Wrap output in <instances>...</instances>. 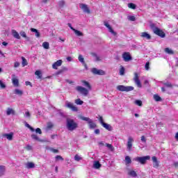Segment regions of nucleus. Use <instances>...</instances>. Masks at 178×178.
Returning <instances> with one entry per match:
<instances>
[{
  "mask_svg": "<svg viewBox=\"0 0 178 178\" xmlns=\"http://www.w3.org/2000/svg\"><path fill=\"white\" fill-rule=\"evenodd\" d=\"M66 127L69 131H74V130H76V129L79 127V124H77L73 119L67 118Z\"/></svg>",
  "mask_w": 178,
  "mask_h": 178,
  "instance_id": "f257e3e1",
  "label": "nucleus"
},
{
  "mask_svg": "<svg viewBox=\"0 0 178 178\" xmlns=\"http://www.w3.org/2000/svg\"><path fill=\"white\" fill-rule=\"evenodd\" d=\"M150 29H152L153 33L161 38H165V32L161 30L159 28L155 26V24H150Z\"/></svg>",
  "mask_w": 178,
  "mask_h": 178,
  "instance_id": "f03ea898",
  "label": "nucleus"
},
{
  "mask_svg": "<svg viewBox=\"0 0 178 178\" xmlns=\"http://www.w3.org/2000/svg\"><path fill=\"white\" fill-rule=\"evenodd\" d=\"M81 120L87 122V123L88 124V127L90 130H94V129H97V124H95V122H94V121L90 118L81 116Z\"/></svg>",
  "mask_w": 178,
  "mask_h": 178,
  "instance_id": "7ed1b4c3",
  "label": "nucleus"
},
{
  "mask_svg": "<svg viewBox=\"0 0 178 178\" xmlns=\"http://www.w3.org/2000/svg\"><path fill=\"white\" fill-rule=\"evenodd\" d=\"M99 122L102 124V126H103V127L106 129V130H108V131H112V130H113V128L112 127V126H111V124L105 123L104 122V118H102V116L99 117Z\"/></svg>",
  "mask_w": 178,
  "mask_h": 178,
  "instance_id": "20e7f679",
  "label": "nucleus"
},
{
  "mask_svg": "<svg viewBox=\"0 0 178 178\" xmlns=\"http://www.w3.org/2000/svg\"><path fill=\"white\" fill-rule=\"evenodd\" d=\"M151 159V156H145L141 157H136L134 159V161L136 162H139V163H141V165H145L147 161H149Z\"/></svg>",
  "mask_w": 178,
  "mask_h": 178,
  "instance_id": "39448f33",
  "label": "nucleus"
},
{
  "mask_svg": "<svg viewBox=\"0 0 178 178\" xmlns=\"http://www.w3.org/2000/svg\"><path fill=\"white\" fill-rule=\"evenodd\" d=\"M117 90L118 91L129 92V91H133L134 90V87L133 86H124L123 85H120L117 86Z\"/></svg>",
  "mask_w": 178,
  "mask_h": 178,
  "instance_id": "423d86ee",
  "label": "nucleus"
},
{
  "mask_svg": "<svg viewBox=\"0 0 178 178\" xmlns=\"http://www.w3.org/2000/svg\"><path fill=\"white\" fill-rule=\"evenodd\" d=\"M76 90L78 92H80V94L83 95V97H87L88 95V90L83 86H76Z\"/></svg>",
  "mask_w": 178,
  "mask_h": 178,
  "instance_id": "0eeeda50",
  "label": "nucleus"
},
{
  "mask_svg": "<svg viewBox=\"0 0 178 178\" xmlns=\"http://www.w3.org/2000/svg\"><path fill=\"white\" fill-rule=\"evenodd\" d=\"M79 8L83 10V13H91V11L90 10V8H88V5L85 3H79Z\"/></svg>",
  "mask_w": 178,
  "mask_h": 178,
  "instance_id": "6e6552de",
  "label": "nucleus"
},
{
  "mask_svg": "<svg viewBox=\"0 0 178 178\" xmlns=\"http://www.w3.org/2000/svg\"><path fill=\"white\" fill-rule=\"evenodd\" d=\"M65 106H66V108L71 109V111H72L73 112H77V111H79V108H77V107L76 106H74V104H73V103H71L69 102H65Z\"/></svg>",
  "mask_w": 178,
  "mask_h": 178,
  "instance_id": "1a4fd4ad",
  "label": "nucleus"
},
{
  "mask_svg": "<svg viewBox=\"0 0 178 178\" xmlns=\"http://www.w3.org/2000/svg\"><path fill=\"white\" fill-rule=\"evenodd\" d=\"M91 72L93 74H97V76H105L106 74L105 71L97 68H92Z\"/></svg>",
  "mask_w": 178,
  "mask_h": 178,
  "instance_id": "9d476101",
  "label": "nucleus"
},
{
  "mask_svg": "<svg viewBox=\"0 0 178 178\" xmlns=\"http://www.w3.org/2000/svg\"><path fill=\"white\" fill-rule=\"evenodd\" d=\"M134 81L138 88H141L143 87L141 81H140V79H138V74L137 72L134 73Z\"/></svg>",
  "mask_w": 178,
  "mask_h": 178,
  "instance_id": "9b49d317",
  "label": "nucleus"
},
{
  "mask_svg": "<svg viewBox=\"0 0 178 178\" xmlns=\"http://www.w3.org/2000/svg\"><path fill=\"white\" fill-rule=\"evenodd\" d=\"M133 143H134V139L131 137H129L127 143V148L128 151H131V148H133Z\"/></svg>",
  "mask_w": 178,
  "mask_h": 178,
  "instance_id": "f8f14e48",
  "label": "nucleus"
},
{
  "mask_svg": "<svg viewBox=\"0 0 178 178\" xmlns=\"http://www.w3.org/2000/svg\"><path fill=\"white\" fill-rule=\"evenodd\" d=\"M122 58L124 60V62H130L133 58H131V56H130V53L129 52H124L122 54Z\"/></svg>",
  "mask_w": 178,
  "mask_h": 178,
  "instance_id": "ddd939ff",
  "label": "nucleus"
},
{
  "mask_svg": "<svg viewBox=\"0 0 178 178\" xmlns=\"http://www.w3.org/2000/svg\"><path fill=\"white\" fill-rule=\"evenodd\" d=\"M62 60H58L56 62L53 63L52 68L55 70H58V67H59V66H62Z\"/></svg>",
  "mask_w": 178,
  "mask_h": 178,
  "instance_id": "4468645a",
  "label": "nucleus"
},
{
  "mask_svg": "<svg viewBox=\"0 0 178 178\" xmlns=\"http://www.w3.org/2000/svg\"><path fill=\"white\" fill-rule=\"evenodd\" d=\"M104 26L107 27L109 33H111V34H113V35H116V32H115V31H113V29H112V27L108 22H104Z\"/></svg>",
  "mask_w": 178,
  "mask_h": 178,
  "instance_id": "2eb2a0df",
  "label": "nucleus"
},
{
  "mask_svg": "<svg viewBox=\"0 0 178 178\" xmlns=\"http://www.w3.org/2000/svg\"><path fill=\"white\" fill-rule=\"evenodd\" d=\"M32 140H35V141H39L40 143H47V140H44L42 139H40L37 134H32L31 136Z\"/></svg>",
  "mask_w": 178,
  "mask_h": 178,
  "instance_id": "dca6fc26",
  "label": "nucleus"
},
{
  "mask_svg": "<svg viewBox=\"0 0 178 178\" xmlns=\"http://www.w3.org/2000/svg\"><path fill=\"white\" fill-rule=\"evenodd\" d=\"M152 159L153 161V167L154 168H159V163L158 162V159H156V156L152 157Z\"/></svg>",
  "mask_w": 178,
  "mask_h": 178,
  "instance_id": "f3484780",
  "label": "nucleus"
},
{
  "mask_svg": "<svg viewBox=\"0 0 178 178\" xmlns=\"http://www.w3.org/2000/svg\"><path fill=\"white\" fill-rule=\"evenodd\" d=\"M140 37H142V38H146V40H151V35L147 32H143L140 35Z\"/></svg>",
  "mask_w": 178,
  "mask_h": 178,
  "instance_id": "a211bd4d",
  "label": "nucleus"
},
{
  "mask_svg": "<svg viewBox=\"0 0 178 178\" xmlns=\"http://www.w3.org/2000/svg\"><path fill=\"white\" fill-rule=\"evenodd\" d=\"M68 69L66 67H63L61 70L57 71L55 74L56 76H59V74H62L63 72H67Z\"/></svg>",
  "mask_w": 178,
  "mask_h": 178,
  "instance_id": "6ab92c4d",
  "label": "nucleus"
},
{
  "mask_svg": "<svg viewBox=\"0 0 178 178\" xmlns=\"http://www.w3.org/2000/svg\"><path fill=\"white\" fill-rule=\"evenodd\" d=\"M16 112L13 108H8L6 111V115L9 116L10 115H15Z\"/></svg>",
  "mask_w": 178,
  "mask_h": 178,
  "instance_id": "aec40b11",
  "label": "nucleus"
},
{
  "mask_svg": "<svg viewBox=\"0 0 178 178\" xmlns=\"http://www.w3.org/2000/svg\"><path fill=\"white\" fill-rule=\"evenodd\" d=\"M12 34H13V37H14V38H16L17 40H20V35H19V33H17V31H16V30H13Z\"/></svg>",
  "mask_w": 178,
  "mask_h": 178,
  "instance_id": "412c9836",
  "label": "nucleus"
},
{
  "mask_svg": "<svg viewBox=\"0 0 178 178\" xmlns=\"http://www.w3.org/2000/svg\"><path fill=\"white\" fill-rule=\"evenodd\" d=\"M5 172H6V168L5 165H0V177L5 175Z\"/></svg>",
  "mask_w": 178,
  "mask_h": 178,
  "instance_id": "4be33fe9",
  "label": "nucleus"
},
{
  "mask_svg": "<svg viewBox=\"0 0 178 178\" xmlns=\"http://www.w3.org/2000/svg\"><path fill=\"white\" fill-rule=\"evenodd\" d=\"M31 31H32V33H35V35L37 38H40L41 35L40 34V32L38 31V30L34 28H31Z\"/></svg>",
  "mask_w": 178,
  "mask_h": 178,
  "instance_id": "5701e85b",
  "label": "nucleus"
},
{
  "mask_svg": "<svg viewBox=\"0 0 178 178\" xmlns=\"http://www.w3.org/2000/svg\"><path fill=\"white\" fill-rule=\"evenodd\" d=\"M12 83L14 87H19V79L17 78L12 79Z\"/></svg>",
  "mask_w": 178,
  "mask_h": 178,
  "instance_id": "b1692460",
  "label": "nucleus"
},
{
  "mask_svg": "<svg viewBox=\"0 0 178 178\" xmlns=\"http://www.w3.org/2000/svg\"><path fill=\"white\" fill-rule=\"evenodd\" d=\"M26 168L27 169H34V168H35V164L33 162H28L26 163Z\"/></svg>",
  "mask_w": 178,
  "mask_h": 178,
  "instance_id": "393cba45",
  "label": "nucleus"
},
{
  "mask_svg": "<svg viewBox=\"0 0 178 178\" xmlns=\"http://www.w3.org/2000/svg\"><path fill=\"white\" fill-rule=\"evenodd\" d=\"M4 137H6L7 138V140H9V141L12 140L13 138V134L10 133V134H5L3 135Z\"/></svg>",
  "mask_w": 178,
  "mask_h": 178,
  "instance_id": "a878e982",
  "label": "nucleus"
},
{
  "mask_svg": "<svg viewBox=\"0 0 178 178\" xmlns=\"http://www.w3.org/2000/svg\"><path fill=\"white\" fill-rule=\"evenodd\" d=\"M101 166H102V165L100 164L98 161H95L93 163V168L95 169H99V168H101Z\"/></svg>",
  "mask_w": 178,
  "mask_h": 178,
  "instance_id": "bb28decb",
  "label": "nucleus"
},
{
  "mask_svg": "<svg viewBox=\"0 0 178 178\" xmlns=\"http://www.w3.org/2000/svg\"><path fill=\"white\" fill-rule=\"evenodd\" d=\"M14 94H15L16 95H23V90H20V89H15Z\"/></svg>",
  "mask_w": 178,
  "mask_h": 178,
  "instance_id": "cd10ccee",
  "label": "nucleus"
},
{
  "mask_svg": "<svg viewBox=\"0 0 178 178\" xmlns=\"http://www.w3.org/2000/svg\"><path fill=\"white\" fill-rule=\"evenodd\" d=\"M21 58L22 60V67H24V66H27V65H29V63H27V60L23 56Z\"/></svg>",
  "mask_w": 178,
  "mask_h": 178,
  "instance_id": "c85d7f7f",
  "label": "nucleus"
},
{
  "mask_svg": "<svg viewBox=\"0 0 178 178\" xmlns=\"http://www.w3.org/2000/svg\"><path fill=\"white\" fill-rule=\"evenodd\" d=\"M82 83L85 87H87V88H88V90H91V85H90V83L86 81H82Z\"/></svg>",
  "mask_w": 178,
  "mask_h": 178,
  "instance_id": "c756f323",
  "label": "nucleus"
},
{
  "mask_svg": "<svg viewBox=\"0 0 178 178\" xmlns=\"http://www.w3.org/2000/svg\"><path fill=\"white\" fill-rule=\"evenodd\" d=\"M74 33L77 35L78 37L83 36V33H81L80 31L77 29H73Z\"/></svg>",
  "mask_w": 178,
  "mask_h": 178,
  "instance_id": "7c9ffc66",
  "label": "nucleus"
},
{
  "mask_svg": "<svg viewBox=\"0 0 178 178\" xmlns=\"http://www.w3.org/2000/svg\"><path fill=\"white\" fill-rule=\"evenodd\" d=\"M153 98H154V101H156V102H159L162 101V98H161L159 97V95H154Z\"/></svg>",
  "mask_w": 178,
  "mask_h": 178,
  "instance_id": "2f4dec72",
  "label": "nucleus"
},
{
  "mask_svg": "<svg viewBox=\"0 0 178 178\" xmlns=\"http://www.w3.org/2000/svg\"><path fill=\"white\" fill-rule=\"evenodd\" d=\"M21 37H23L24 38H26V40H30V38L27 37V35L26 34V32L22 31L20 33H19Z\"/></svg>",
  "mask_w": 178,
  "mask_h": 178,
  "instance_id": "473e14b6",
  "label": "nucleus"
},
{
  "mask_svg": "<svg viewBox=\"0 0 178 178\" xmlns=\"http://www.w3.org/2000/svg\"><path fill=\"white\" fill-rule=\"evenodd\" d=\"M125 69L124 67H123V65L120 66V76H124V72H125Z\"/></svg>",
  "mask_w": 178,
  "mask_h": 178,
  "instance_id": "72a5a7b5",
  "label": "nucleus"
},
{
  "mask_svg": "<svg viewBox=\"0 0 178 178\" xmlns=\"http://www.w3.org/2000/svg\"><path fill=\"white\" fill-rule=\"evenodd\" d=\"M105 145L107 148H108V149H110V151H114L115 148L112 144L105 143Z\"/></svg>",
  "mask_w": 178,
  "mask_h": 178,
  "instance_id": "f704fd0d",
  "label": "nucleus"
},
{
  "mask_svg": "<svg viewBox=\"0 0 178 178\" xmlns=\"http://www.w3.org/2000/svg\"><path fill=\"white\" fill-rule=\"evenodd\" d=\"M42 47L43 48H44V49H49V42H44L42 43Z\"/></svg>",
  "mask_w": 178,
  "mask_h": 178,
  "instance_id": "c9c22d12",
  "label": "nucleus"
},
{
  "mask_svg": "<svg viewBox=\"0 0 178 178\" xmlns=\"http://www.w3.org/2000/svg\"><path fill=\"white\" fill-rule=\"evenodd\" d=\"M128 8H129V9H136V8H137V6H136V4L133 3H129L127 4Z\"/></svg>",
  "mask_w": 178,
  "mask_h": 178,
  "instance_id": "e433bc0d",
  "label": "nucleus"
},
{
  "mask_svg": "<svg viewBox=\"0 0 178 178\" xmlns=\"http://www.w3.org/2000/svg\"><path fill=\"white\" fill-rule=\"evenodd\" d=\"M91 55H92L94 58H95L96 62H99L101 60V58H99V56H98L96 53H92Z\"/></svg>",
  "mask_w": 178,
  "mask_h": 178,
  "instance_id": "4c0bfd02",
  "label": "nucleus"
},
{
  "mask_svg": "<svg viewBox=\"0 0 178 178\" xmlns=\"http://www.w3.org/2000/svg\"><path fill=\"white\" fill-rule=\"evenodd\" d=\"M35 76H38V79H42V74L41 73V71L37 70L35 72Z\"/></svg>",
  "mask_w": 178,
  "mask_h": 178,
  "instance_id": "58836bf2",
  "label": "nucleus"
},
{
  "mask_svg": "<svg viewBox=\"0 0 178 178\" xmlns=\"http://www.w3.org/2000/svg\"><path fill=\"white\" fill-rule=\"evenodd\" d=\"M165 52L166 54H168L169 55H173L174 52H173V50L169 49V48H165Z\"/></svg>",
  "mask_w": 178,
  "mask_h": 178,
  "instance_id": "ea45409f",
  "label": "nucleus"
},
{
  "mask_svg": "<svg viewBox=\"0 0 178 178\" xmlns=\"http://www.w3.org/2000/svg\"><path fill=\"white\" fill-rule=\"evenodd\" d=\"M129 176H131L132 177H137V172L134 170H131L129 172Z\"/></svg>",
  "mask_w": 178,
  "mask_h": 178,
  "instance_id": "a19ab883",
  "label": "nucleus"
},
{
  "mask_svg": "<svg viewBox=\"0 0 178 178\" xmlns=\"http://www.w3.org/2000/svg\"><path fill=\"white\" fill-rule=\"evenodd\" d=\"M125 162L127 165H129V163H131V159H130V156H127L125 157Z\"/></svg>",
  "mask_w": 178,
  "mask_h": 178,
  "instance_id": "79ce46f5",
  "label": "nucleus"
},
{
  "mask_svg": "<svg viewBox=\"0 0 178 178\" xmlns=\"http://www.w3.org/2000/svg\"><path fill=\"white\" fill-rule=\"evenodd\" d=\"M75 104H76V105H83V104H84V102H83L81 99H76L75 100Z\"/></svg>",
  "mask_w": 178,
  "mask_h": 178,
  "instance_id": "37998d69",
  "label": "nucleus"
},
{
  "mask_svg": "<svg viewBox=\"0 0 178 178\" xmlns=\"http://www.w3.org/2000/svg\"><path fill=\"white\" fill-rule=\"evenodd\" d=\"M134 104L138 106H143V102L141 100H136Z\"/></svg>",
  "mask_w": 178,
  "mask_h": 178,
  "instance_id": "c03bdc74",
  "label": "nucleus"
},
{
  "mask_svg": "<svg viewBox=\"0 0 178 178\" xmlns=\"http://www.w3.org/2000/svg\"><path fill=\"white\" fill-rule=\"evenodd\" d=\"M128 20H129L130 22H136V17L133 16V15H129L127 17Z\"/></svg>",
  "mask_w": 178,
  "mask_h": 178,
  "instance_id": "a18cd8bd",
  "label": "nucleus"
},
{
  "mask_svg": "<svg viewBox=\"0 0 178 178\" xmlns=\"http://www.w3.org/2000/svg\"><path fill=\"white\" fill-rule=\"evenodd\" d=\"M79 60L81 62V63H84V58L83 57V55L80 54L79 56Z\"/></svg>",
  "mask_w": 178,
  "mask_h": 178,
  "instance_id": "49530a36",
  "label": "nucleus"
},
{
  "mask_svg": "<svg viewBox=\"0 0 178 178\" xmlns=\"http://www.w3.org/2000/svg\"><path fill=\"white\" fill-rule=\"evenodd\" d=\"M58 6L59 8H63L65 6V1H60L58 2Z\"/></svg>",
  "mask_w": 178,
  "mask_h": 178,
  "instance_id": "de8ad7c7",
  "label": "nucleus"
},
{
  "mask_svg": "<svg viewBox=\"0 0 178 178\" xmlns=\"http://www.w3.org/2000/svg\"><path fill=\"white\" fill-rule=\"evenodd\" d=\"M0 88H6V85L1 80H0Z\"/></svg>",
  "mask_w": 178,
  "mask_h": 178,
  "instance_id": "09e8293b",
  "label": "nucleus"
},
{
  "mask_svg": "<svg viewBox=\"0 0 178 178\" xmlns=\"http://www.w3.org/2000/svg\"><path fill=\"white\" fill-rule=\"evenodd\" d=\"M24 117L30 119V118H31V114H30L29 111H26L24 114Z\"/></svg>",
  "mask_w": 178,
  "mask_h": 178,
  "instance_id": "8fccbe9b",
  "label": "nucleus"
},
{
  "mask_svg": "<svg viewBox=\"0 0 178 178\" xmlns=\"http://www.w3.org/2000/svg\"><path fill=\"white\" fill-rule=\"evenodd\" d=\"M164 86L165 87H168V88H172V83H169V82H167V83H164Z\"/></svg>",
  "mask_w": 178,
  "mask_h": 178,
  "instance_id": "3c124183",
  "label": "nucleus"
},
{
  "mask_svg": "<svg viewBox=\"0 0 178 178\" xmlns=\"http://www.w3.org/2000/svg\"><path fill=\"white\" fill-rule=\"evenodd\" d=\"M35 133L37 134H42V131H41V129L40 128H37L35 130Z\"/></svg>",
  "mask_w": 178,
  "mask_h": 178,
  "instance_id": "603ef678",
  "label": "nucleus"
},
{
  "mask_svg": "<svg viewBox=\"0 0 178 178\" xmlns=\"http://www.w3.org/2000/svg\"><path fill=\"white\" fill-rule=\"evenodd\" d=\"M74 159H75V161H81V157L80 156L76 154L74 156Z\"/></svg>",
  "mask_w": 178,
  "mask_h": 178,
  "instance_id": "864d4df0",
  "label": "nucleus"
},
{
  "mask_svg": "<svg viewBox=\"0 0 178 178\" xmlns=\"http://www.w3.org/2000/svg\"><path fill=\"white\" fill-rule=\"evenodd\" d=\"M56 161H63V157H62L61 156L57 155L56 156Z\"/></svg>",
  "mask_w": 178,
  "mask_h": 178,
  "instance_id": "5fc2aeb1",
  "label": "nucleus"
},
{
  "mask_svg": "<svg viewBox=\"0 0 178 178\" xmlns=\"http://www.w3.org/2000/svg\"><path fill=\"white\" fill-rule=\"evenodd\" d=\"M145 70H149V62L145 63Z\"/></svg>",
  "mask_w": 178,
  "mask_h": 178,
  "instance_id": "6e6d98bb",
  "label": "nucleus"
},
{
  "mask_svg": "<svg viewBox=\"0 0 178 178\" xmlns=\"http://www.w3.org/2000/svg\"><path fill=\"white\" fill-rule=\"evenodd\" d=\"M140 140H141L142 143H147V139H145V136H142Z\"/></svg>",
  "mask_w": 178,
  "mask_h": 178,
  "instance_id": "4d7b16f0",
  "label": "nucleus"
},
{
  "mask_svg": "<svg viewBox=\"0 0 178 178\" xmlns=\"http://www.w3.org/2000/svg\"><path fill=\"white\" fill-rule=\"evenodd\" d=\"M20 66V63L19 62H15L14 63V67H19Z\"/></svg>",
  "mask_w": 178,
  "mask_h": 178,
  "instance_id": "13d9d810",
  "label": "nucleus"
},
{
  "mask_svg": "<svg viewBox=\"0 0 178 178\" xmlns=\"http://www.w3.org/2000/svg\"><path fill=\"white\" fill-rule=\"evenodd\" d=\"M26 148L28 151H31V149H33V147H31V145H26Z\"/></svg>",
  "mask_w": 178,
  "mask_h": 178,
  "instance_id": "bf43d9fd",
  "label": "nucleus"
},
{
  "mask_svg": "<svg viewBox=\"0 0 178 178\" xmlns=\"http://www.w3.org/2000/svg\"><path fill=\"white\" fill-rule=\"evenodd\" d=\"M94 133L95 134H99L101 133V131L99 130V129H97L95 130Z\"/></svg>",
  "mask_w": 178,
  "mask_h": 178,
  "instance_id": "052dcab7",
  "label": "nucleus"
},
{
  "mask_svg": "<svg viewBox=\"0 0 178 178\" xmlns=\"http://www.w3.org/2000/svg\"><path fill=\"white\" fill-rule=\"evenodd\" d=\"M67 26H68V27H70V29H71V30H72V31H73V30H75L74 28H73V26H72V24L68 23Z\"/></svg>",
  "mask_w": 178,
  "mask_h": 178,
  "instance_id": "680f3d73",
  "label": "nucleus"
},
{
  "mask_svg": "<svg viewBox=\"0 0 178 178\" xmlns=\"http://www.w3.org/2000/svg\"><path fill=\"white\" fill-rule=\"evenodd\" d=\"M25 84H26V86H31V82H30V81H26Z\"/></svg>",
  "mask_w": 178,
  "mask_h": 178,
  "instance_id": "e2e57ef3",
  "label": "nucleus"
},
{
  "mask_svg": "<svg viewBox=\"0 0 178 178\" xmlns=\"http://www.w3.org/2000/svg\"><path fill=\"white\" fill-rule=\"evenodd\" d=\"M67 62H72V57L70 56L67 57Z\"/></svg>",
  "mask_w": 178,
  "mask_h": 178,
  "instance_id": "0e129e2a",
  "label": "nucleus"
},
{
  "mask_svg": "<svg viewBox=\"0 0 178 178\" xmlns=\"http://www.w3.org/2000/svg\"><path fill=\"white\" fill-rule=\"evenodd\" d=\"M174 166L175 168H178V162L177 161L174 162Z\"/></svg>",
  "mask_w": 178,
  "mask_h": 178,
  "instance_id": "69168bd1",
  "label": "nucleus"
},
{
  "mask_svg": "<svg viewBox=\"0 0 178 178\" xmlns=\"http://www.w3.org/2000/svg\"><path fill=\"white\" fill-rule=\"evenodd\" d=\"M54 127V125H52V124H49L47 126L48 129H51V127Z\"/></svg>",
  "mask_w": 178,
  "mask_h": 178,
  "instance_id": "338daca9",
  "label": "nucleus"
},
{
  "mask_svg": "<svg viewBox=\"0 0 178 178\" xmlns=\"http://www.w3.org/2000/svg\"><path fill=\"white\" fill-rule=\"evenodd\" d=\"M175 138H176L177 141H178V132L175 135Z\"/></svg>",
  "mask_w": 178,
  "mask_h": 178,
  "instance_id": "774afa93",
  "label": "nucleus"
}]
</instances>
